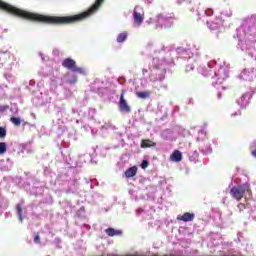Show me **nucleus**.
I'll list each match as a JSON object with an SVG mask.
<instances>
[{
	"instance_id": "obj_21",
	"label": "nucleus",
	"mask_w": 256,
	"mask_h": 256,
	"mask_svg": "<svg viewBox=\"0 0 256 256\" xmlns=\"http://www.w3.org/2000/svg\"><path fill=\"white\" fill-rule=\"evenodd\" d=\"M7 207H9V200L0 195V209H7Z\"/></svg>"
},
{
	"instance_id": "obj_39",
	"label": "nucleus",
	"mask_w": 256,
	"mask_h": 256,
	"mask_svg": "<svg viewBox=\"0 0 256 256\" xmlns=\"http://www.w3.org/2000/svg\"><path fill=\"white\" fill-rule=\"evenodd\" d=\"M224 15H226V17H231V15H233V13H231V11L229 10L228 12L224 13Z\"/></svg>"
},
{
	"instance_id": "obj_31",
	"label": "nucleus",
	"mask_w": 256,
	"mask_h": 256,
	"mask_svg": "<svg viewBox=\"0 0 256 256\" xmlns=\"http://www.w3.org/2000/svg\"><path fill=\"white\" fill-rule=\"evenodd\" d=\"M67 83H70V85H75L77 83V75H73L71 79L67 80Z\"/></svg>"
},
{
	"instance_id": "obj_12",
	"label": "nucleus",
	"mask_w": 256,
	"mask_h": 256,
	"mask_svg": "<svg viewBox=\"0 0 256 256\" xmlns=\"http://www.w3.org/2000/svg\"><path fill=\"white\" fill-rule=\"evenodd\" d=\"M199 71L204 77H211L213 79L215 75V71L211 70V63H208L204 67H200Z\"/></svg>"
},
{
	"instance_id": "obj_47",
	"label": "nucleus",
	"mask_w": 256,
	"mask_h": 256,
	"mask_svg": "<svg viewBox=\"0 0 256 256\" xmlns=\"http://www.w3.org/2000/svg\"><path fill=\"white\" fill-rule=\"evenodd\" d=\"M186 3H191L192 0H183Z\"/></svg>"
},
{
	"instance_id": "obj_4",
	"label": "nucleus",
	"mask_w": 256,
	"mask_h": 256,
	"mask_svg": "<svg viewBox=\"0 0 256 256\" xmlns=\"http://www.w3.org/2000/svg\"><path fill=\"white\" fill-rule=\"evenodd\" d=\"M155 23L157 29H171L173 27V16L169 14H158Z\"/></svg>"
},
{
	"instance_id": "obj_50",
	"label": "nucleus",
	"mask_w": 256,
	"mask_h": 256,
	"mask_svg": "<svg viewBox=\"0 0 256 256\" xmlns=\"http://www.w3.org/2000/svg\"><path fill=\"white\" fill-rule=\"evenodd\" d=\"M72 113H77V110H75V109H72Z\"/></svg>"
},
{
	"instance_id": "obj_41",
	"label": "nucleus",
	"mask_w": 256,
	"mask_h": 256,
	"mask_svg": "<svg viewBox=\"0 0 256 256\" xmlns=\"http://www.w3.org/2000/svg\"><path fill=\"white\" fill-rule=\"evenodd\" d=\"M251 149H256V141L251 144Z\"/></svg>"
},
{
	"instance_id": "obj_20",
	"label": "nucleus",
	"mask_w": 256,
	"mask_h": 256,
	"mask_svg": "<svg viewBox=\"0 0 256 256\" xmlns=\"http://www.w3.org/2000/svg\"><path fill=\"white\" fill-rule=\"evenodd\" d=\"M129 34H127V32H121L120 34H118L116 41L117 43H125V41H127V37Z\"/></svg>"
},
{
	"instance_id": "obj_10",
	"label": "nucleus",
	"mask_w": 256,
	"mask_h": 256,
	"mask_svg": "<svg viewBox=\"0 0 256 256\" xmlns=\"http://www.w3.org/2000/svg\"><path fill=\"white\" fill-rule=\"evenodd\" d=\"M253 97V95L249 92L245 93L244 95H242L237 101L236 103L240 106L241 109H246L247 105H249V101H251V98Z\"/></svg>"
},
{
	"instance_id": "obj_44",
	"label": "nucleus",
	"mask_w": 256,
	"mask_h": 256,
	"mask_svg": "<svg viewBox=\"0 0 256 256\" xmlns=\"http://www.w3.org/2000/svg\"><path fill=\"white\" fill-rule=\"evenodd\" d=\"M238 207H239L240 209H243V208H245V205H244V204H239Z\"/></svg>"
},
{
	"instance_id": "obj_30",
	"label": "nucleus",
	"mask_w": 256,
	"mask_h": 256,
	"mask_svg": "<svg viewBox=\"0 0 256 256\" xmlns=\"http://www.w3.org/2000/svg\"><path fill=\"white\" fill-rule=\"evenodd\" d=\"M85 115H87V117H89V119H93V117H95V108H89L88 114H85Z\"/></svg>"
},
{
	"instance_id": "obj_16",
	"label": "nucleus",
	"mask_w": 256,
	"mask_h": 256,
	"mask_svg": "<svg viewBox=\"0 0 256 256\" xmlns=\"http://www.w3.org/2000/svg\"><path fill=\"white\" fill-rule=\"evenodd\" d=\"M105 233L108 237H121V235H123L122 230H115V228H107Z\"/></svg>"
},
{
	"instance_id": "obj_35",
	"label": "nucleus",
	"mask_w": 256,
	"mask_h": 256,
	"mask_svg": "<svg viewBox=\"0 0 256 256\" xmlns=\"http://www.w3.org/2000/svg\"><path fill=\"white\" fill-rule=\"evenodd\" d=\"M39 57H41L42 61L45 62L47 61V56H45V54H43V52H39Z\"/></svg>"
},
{
	"instance_id": "obj_5",
	"label": "nucleus",
	"mask_w": 256,
	"mask_h": 256,
	"mask_svg": "<svg viewBox=\"0 0 256 256\" xmlns=\"http://www.w3.org/2000/svg\"><path fill=\"white\" fill-rule=\"evenodd\" d=\"M62 67L68 69V71H72V73H79L80 75H86L85 68H81L77 66V62L72 58H65L62 61Z\"/></svg>"
},
{
	"instance_id": "obj_45",
	"label": "nucleus",
	"mask_w": 256,
	"mask_h": 256,
	"mask_svg": "<svg viewBox=\"0 0 256 256\" xmlns=\"http://www.w3.org/2000/svg\"><path fill=\"white\" fill-rule=\"evenodd\" d=\"M1 171H9V169L6 168H0Z\"/></svg>"
},
{
	"instance_id": "obj_2",
	"label": "nucleus",
	"mask_w": 256,
	"mask_h": 256,
	"mask_svg": "<svg viewBox=\"0 0 256 256\" xmlns=\"http://www.w3.org/2000/svg\"><path fill=\"white\" fill-rule=\"evenodd\" d=\"M256 27V15L249 16L242 23V27L236 29V37L239 40V43L243 45L244 43H251V34L249 33L251 29H255ZM243 37H245V41L243 43Z\"/></svg>"
},
{
	"instance_id": "obj_3",
	"label": "nucleus",
	"mask_w": 256,
	"mask_h": 256,
	"mask_svg": "<svg viewBox=\"0 0 256 256\" xmlns=\"http://www.w3.org/2000/svg\"><path fill=\"white\" fill-rule=\"evenodd\" d=\"M196 141L198 143L199 151L202 155H211L213 153L211 143L209 142V139H207V132L199 130Z\"/></svg>"
},
{
	"instance_id": "obj_37",
	"label": "nucleus",
	"mask_w": 256,
	"mask_h": 256,
	"mask_svg": "<svg viewBox=\"0 0 256 256\" xmlns=\"http://www.w3.org/2000/svg\"><path fill=\"white\" fill-rule=\"evenodd\" d=\"M188 105H195V100L193 98H188Z\"/></svg>"
},
{
	"instance_id": "obj_34",
	"label": "nucleus",
	"mask_w": 256,
	"mask_h": 256,
	"mask_svg": "<svg viewBox=\"0 0 256 256\" xmlns=\"http://www.w3.org/2000/svg\"><path fill=\"white\" fill-rule=\"evenodd\" d=\"M34 243H36V244L41 243V237L39 236V234H37V235L34 237Z\"/></svg>"
},
{
	"instance_id": "obj_32",
	"label": "nucleus",
	"mask_w": 256,
	"mask_h": 256,
	"mask_svg": "<svg viewBox=\"0 0 256 256\" xmlns=\"http://www.w3.org/2000/svg\"><path fill=\"white\" fill-rule=\"evenodd\" d=\"M149 167V161L148 160H143L141 163V168L142 169H147Z\"/></svg>"
},
{
	"instance_id": "obj_1",
	"label": "nucleus",
	"mask_w": 256,
	"mask_h": 256,
	"mask_svg": "<svg viewBox=\"0 0 256 256\" xmlns=\"http://www.w3.org/2000/svg\"><path fill=\"white\" fill-rule=\"evenodd\" d=\"M155 55L152 60V66L149 67V81L153 83V89L161 91V89H167V85L163 84L165 75H167V65H169L165 46L155 50Z\"/></svg>"
},
{
	"instance_id": "obj_13",
	"label": "nucleus",
	"mask_w": 256,
	"mask_h": 256,
	"mask_svg": "<svg viewBox=\"0 0 256 256\" xmlns=\"http://www.w3.org/2000/svg\"><path fill=\"white\" fill-rule=\"evenodd\" d=\"M230 194L232 195V197H234V199H237V201H241V199H243V190L238 186V187H233L230 190Z\"/></svg>"
},
{
	"instance_id": "obj_28",
	"label": "nucleus",
	"mask_w": 256,
	"mask_h": 256,
	"mask_svg": "<svg viewBox=\"0 0 256 256\" xmlns=\"http://www.w3.org/2000/svg\"><path fill=\"white\" fill-rule=\"evenodd\" d=\"M137 97H139V99H148L149 97V92H138L136 93Z\"/></svg>"
},
{
	"instance_id": "obj_8",
	"label": "nucleus",
	"mask_w": 256,
	"mask_h": 256,
	"mask_svg": "<svg viewBox=\"0 0 256 256\" xmlns=\"http://www.w3.org/2000/svg\"><path fill=\"white\" fill-rule=\"evenodd\" d=\"M201 57V52L196 51L192 52L191 56H189L188 64L186 65L185 72L189 73V71H193L195 69V63H197V59Z\"/></svg>"
},
{
	"instance_id": "obj_7",
	"label": "nucleus",
	"mask_w": 256,
	"mask_h": 256,
	"mask_svg": "<svg viewBox=\"0 0 256 256\" xmlns=\"http://www.w3.org/2000/svg\"><path fill=\"white\" fill-rule=\"evenodd\" d=\"M134 26L139 27L143 25V21L145 19V12L143 11V7L136 6L133 12Z\"/></svg>"
},
{
	"instance_id": "obj_19",
	"label": "nucleus",
	"mask_w": 256,
	"mask_h": 256,
	"mask_svg": "<svg viewBox=\"0 0 256 256\" xmlns=\"http://www.w3.org/2000/svg\"><path fill=\"white\" fill-rule=\"evenodd\" d=\"M157 144L151 140H142L141 147L142 149H147L149 147H155Z\"/></svg>"
},
{
	"instance_id": "obj_17",
	"label": "nucleus",
	"mask_w": 256,
	"mask_h": 256,
	"mask_svg": "<svg viewBox=\"0 0 256 256\" xmlns=\"http://www.w3.org/2000/svg\"><path fill=\"white\" fill-rule=\"evenodd\" d=\"M171 161H175L176 163H179V161H182L183 159V154H181V151L175 150L171 156H170Z\"/></svg>"
},
{
	"instance_id": "obj_25",
	"label": "nucleus",
	"mask_w": 256,
	"mask_h": 256,
	"mask_svg": "<svg viewBox=\"0 0 256 256\" xmlns=\"http://www.w3.org/2000/svg\"><path fill=\"white\" fill-rule=\"evenodd\" d=\"M7 153V143L0 142V155H5Z\"/></svg>"
},
{
	"instance_id": "obj_27",
	"label": "nucleus",
	"mask_w": 256,
	"mask_h": 256,
	"mask_svg": "<svg viewBox=\"0 0 256 256\" xmlns=\"http://www.w3.org/2000/svg\"><path fill=\"white\" fill-rule=\"evenodd\" d=\"M93 200L95 201V203H98V201H103V195L99 194V193H94L93 194Z\"/></svg>"
},
{
	"instance_id": "obj_14",
	"label": "nucleus",
	"mask_w": 256,
	"mask_h": 256,
	"mask_svg": "<svg viewBox=\"0 0 256 256\" xmlns=\"http://www.w3.org/2000/svg\"><path fill=\"white\" fill-rule=\"evenodd\" d=\"M223 24L221 18H216L215 21H207V26L209 27V29H211V31H217V29H219V27H221V25Z\"/></svg>"
},
{
	"instance_id": "obj_18",
	"label": "nucleus",
	"mask_w": 256,
	"mask_h": 256,
	"mask_svg": "<svg viewBox=\"0 0 256 256\" xmlns=\"http://www.w3.org/2000/svg\"><path fill=\"white\" fill-rule=\"evenodd\" d=\"M135 175H137V167L136 166L130 167L125 171V177H127V179H129L131 177H135Z\"/></svg>"
},
{
	"instance_id": "obj_38",
	"label": "nucleus",
	"mask_w": 256,
	"mask_h": 256,
	"mask_svg": "<svg viewBox=\"0 0 256 256\" xmlns=\"http://www.w3.org/2000/svg\"><path fill=\"white\" fill-rule=\"evenodd\" d=\"M149 73V70L147 68L142 69V75H147Z\"/></svg>"
},
{
	"instance_id": "obj_24",
	"label": "nucleus",
	"mask_w": 256,
	"mask_h": 256,
	"mask_svg": "<svg viewBox=\"0 0 256 256\" xmlns=\"http://www.w3.org/2000/svg\"><path fill=\"white\" fill-rule=\"evenodd\" d=\"M11 123L15 125L16 127H19L21 125V118L19 117H11L10 118Z\"/></svg>"
},
{
	"instance_id": "obj_11",
	"label": "nucleus",
	"mask_w": 256,
	"mask_h": 256,
	"mask_svg": "<svg viewBox=\"0 0 256 256\" xmlns=\"http://www.w3.org/2000/svg\"><path fill=\"white\" fill-rule=\"evenodd\" d=\"M254 75H255L254 68L244 69L239 75V79H242L243 81H253Z\"/></svg>"
},
{
	"instance_id": "obj_52",
	"label": "nucleus",
	"mask_w": 256,
	"mask_h": 256,
	"mask_svg": "<svg viewBox=\"0 0 256 256\" xmlns=\"http://www.w3.org/2000/svg\"><path fill=\"white\" fill-rule=\"evenodd\" d=\"M76 123H79V120H77Z\"/></svg>"
},
{
	"instance_id": "obj_22",
	"label": "nucleus",
	"mask_w": 256,
	"mask_h": 256,
	"mask_svg": "<svg viewBox=\"0 0 256 256\" xmlns=\"http://www.w3.org/2000/svg\"><path fill=\"white\" fill-rule=\"evenodd\" d=\"M17 215L19 217L20 223H23V204L16 205Z\"/></svg>"
},
{
	"instance_id": "obj_46",
	"label": "nucleus",
	"mask_w": 256,
	"mask_h": 256,
	"mask_svg": "<svg viewBox=\"0 0 256 256\" xmlns=\"http://www.w3.org/2000/svg\"><path fill=\"white\" fill-rule=\"evenodd\" d=\"M146 3H153V0H145Z\"/></svg>"
},
{
	"instance_id": "obj_49",
	"label": "nucleus",
	"mask_w": 256,
	"mask_h": 256,
	"mask_svg": "<svg viewBox=\"0 0 256 256\" xmlns=\"http://www.w3.org/2000/svg\"><path fill=\"white\" fill-rule=\"evenodd\" d=\"M218 99H221V93H218Z\"/></svg>"
},
{
	"instance_id": "obj_23",
	"label": "nucleus",
	"mask_w": 256,
	"mask_h": 256,
	"mask_svg": "<svg viewBox=\"0 0 256 256\" xmlns=\"http://www.w3.org/2000/svg\"><path fill=\"white\" fill-rule=\"evenodd\" d=\"M238 187L242 190L244 195H245V193H251V185L248 182H246L242 186H238Z\"/></svg>"
},
{
	"instance_id": "obj_33",
	"label": "nucleus",
	"mask_w": 256,
	"mask_h": 256,
	"mask_svg": "<svg viewBox=\"0 0 256 256\" xmlns=\"http://www.w3.org/2000/svg\"><path fill=\"white\" fill-rule=\"evenodd\" d=\"M9 109V106L7 105H0V113H5Z\"/></svg>"
},
{
	"instance_id": "obj_36",
	"label": "nucleus",
	"mask_w": 256,
	"mask_h": 256,
	"mask_svg": "<svg viewBox=\"0 0 256 256\" xmlns=\"http://www.w3.org/2000/svg\"><path fill=\"white\" fill-rule=\"evenodd\" d=\"M205 15H207V17H211V15H213V10L211 9L205 10Z\"/></svg>"
},
{
	"instance_id": "obj_43",
	"label": "nucleus",
	"mask_w": 256,
	"mask_h": 256,
	"mask_svg": "<svg viewBox=\"0 0 256 256\" xmlns=\"http://www.w3.org/2000/svg\"><path fill=\"white\" fill-rule=\"evenodd\" d=\"M150 189H152L153 193H155V191H157V188L155 186L150 187Z\"/></svg>"
},
{
	"instance_id": "obj_48",
	"label": "nucleus",
	"mask_w": 256,
	"mask_h": 256,
	"mask_svg": "<svg viewBox=\"0 0 256 256\" xmlns=\"http://www.w3.org/2000/svg\"><path fill=\"white\" fill-rule=\"evenodd\" d=\"M181 3H183V1H181V0H178V4H179V5H181Z\"/></svg>"
},
{
	"instance_id": "obj_9",
	"label": "nucleus",
	"mask_w": 256,
	"mask_h": 256,
	"mask_svg": "<svg viewBox=\"0 0 256 256\" xmlns=\"http://www.w3.org/2000/svg\"><path fill=\"white\" fill-rule=\"evenodd\" d=\"M119 111L121 113H129L131 111V106H129L127 100H125V90H122L120 95Z\"/></svg>"
},
{
	"instance_id": "obj_26",
	"label": "nucleus",
	"mask_w": 256,
	"mask_h": 256,
	"mask_svg": "<svg viewBox=\"0 0 256 256\" xmlns=\"http://www.w3.org/2000/svg\"><path fill=\"white\" fill-rule=\"evenodd\" d=\"M43 193V188L41 187H33L31 190L32 195H41Z\"/></svg>"
},
{
	"instance_id": "obj_6",
	"label": "nucleus",
	"mask_w": 256,
	"mask_h": 256,
	"mask_svg": "<svg viewBox=\"0 0 256 256\" xmlns=\"http://www.w3.org/2000/svg\"><path fill=\"white\" fill-rule=\"evenodd\" d=\"M214 77H218L216 82H212L213 87L221 85L225 79L229 78V70L225 66H221L217 72H214Z\"/></svg>"
},
{
	"instance_id": "obj_51",
	"label": "nucleus",
	"mask_w": 256,
	"mask_h": 256,
	"mask_svg": "<svg viewBox=\"0 0 256 256\" xmlns=\"http://www.w3.org/2000/svg\"><path fill=\"white\" fill-rule=\"evenodd\" d=\"M33 102L35 103V98L33 99Z\"/></svg>"
},
{
	"instance_id": "obj_29",
	"label": "nucleus",
	"mask_w": 256,
	"mask_h": 256,
	"mask_svg": "<svg viewBox=\"0 0 256 256\" xmlns=\"http://www.w3.org/2000/svg\"><path fill=\"white\" fill-rule=\"evenodd\" d=\"M7 137V129L0 126V139H5Z\"/></svg>"
},
{
	"instance_id": "obj_42",
	"label": "nucleus",
	"mask_w": 256,
	"mask_h": 256,
	"mask_svg": "<svg viewBox=\"0 0 256 256\" xmlns=\"http://www.w3.org/2000/svg\"><path fill=\"white\" fill-rule=\"evenodd\" d=\"M136 213H137V215H141V213H143V210H136Z\"/></svg>"
},
{
	"instance_id": "obj_15",
	"label": "nucleus",
	"mask_w": 256,
	"mask_h": 256,
	"mask_svg": "<svg viewBox=\"0 0 256 256\" xmlns=\"http://www.w3.org/2000/svg\"><path fill=\"white\" fill-rule=\"evenodd\" d=\"M177 219L178 221H184V223H188L189 221H193V219H195V214L185 212L182 216H178Z\"/></svg>"
},
{
	"instance_id": "obj_40",
	"label": "nucleus",
	"mask_w": 256,
	"mask_h": 256,
	"mask_svg": "<svg viewBox=\"0 0 256 256\" xmlns=\"http://www.w3.org/2000/svg\"><path fill=\"white\" fill-rule=\"evenodd\" d=\"M237 115H241V112L238 111V112L233 113L232 117H237Z\"/></svg>"
}]
</instances>
